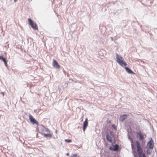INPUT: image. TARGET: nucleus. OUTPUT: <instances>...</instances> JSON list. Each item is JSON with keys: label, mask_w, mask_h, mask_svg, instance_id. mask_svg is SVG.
Returning <instances> with one entry per match:
<instances>
[{"label": "nucleus", "mask_w": 157, "mask_h": 157, "mask_svg": "<svg viewBox=\"0 0 157 157\" xmlns=\"http://www.w3.org/2000/svg\"><path fill=\"white\" fill-rule=\"evenodd\" d=\"M116 55L117 62L122 67H123L124 66H126L127 64L123 57L121 56L118 55L117 53L116 54Z\"/></svg>", "instance_id": "f257e3e1"}, {"label": "nucleus", "mask_w": 157, "mask_h": 157, "mask_svg": "<svg viewBox=\"0 0 157 157\" xmlns=\"http://www.w3.org/2000/svg\"><path fill=\"white\" fill-rule=\"evenodd\" d=\"M136 144L137 152L139 157H142V156H143V154L142 153V150L140 147V144L137 141H136Z\"/></svg>", "instance_id": "f03ea898"}, {"label": "nucleus", "mask_w": 157, "mask_h": 157, "mask_svg": "<svg viewBox=\"0 0 157 157\" xmlns=\"http://www.w3.org/2000/svg\"><path fill=\"white\" fill-rule=\"evenodd\" d=\"M28 21L29 24L30 25L33 29L35 30L38 29V27L36 23L34 22L30 18H28Z\"/></svg>", "instance_id": "7ed1b4c3"}, {"label": "nucleus", "mask_w": 157, "mask_h": 157, "mask_svg": "<svg viewBox=\"0 0 157 157\" xmlns=\"http://www.w3.org/2000/svg\"><path fill=\"white\" fill-rule=\"evenodd\" d=\"M154 142L151 139L150 141H148L147 144L146 146L147 148L149 149H152L154 147Z\"/></svg>", "instance_id": "20e7f679"}, {"label": "nucleus", "mask_w": 157, "mask_h": 157, "mask_svg": "<svg viewBox=\"0 0 157 157\" xmlns=\"http://www.w3.org/2000/svg\"><path fill=\"white\" fill-rule=\"evenodd\" d=\"M29 119L30 122L33 124H36L38 125V122L30 114L29 115Z\"/></svg>", "instance_id": "39448f33"}, {"label": "nucleus", "mask_w": 157, "mask_h": 157, "mask_svg": "<svg viewBox=\"0 0 157 157\" xmlns=\"http://www.w3.org/2000/svg\"><path fill=\"white\" fill-rule=\"evenodd\" d=\"M119 146L117 144L113 145L110 146L109 147V149L112 151H116L118 149Z\"/></svg>", "instance_id": "423d86ee"}, {"label": "nucleus", "mask_w": 157, "mask_h": 157, "mask_svg": "<svg viewBox=\"0 0 157 157\" xmlns=\"http://www.w3.org/2000/svg\"><path fill=\"white\" fill-rule=\"evenodd\" d=\"M52 64L53 67L56 68H59L60 67L59 64L56 61L55 59L53 60Z\"/></svg>", "instance_id": "0eeeda50"}, {"label": "nucleus", "mask_w": 157, "mask_h": 157, "mask_svg": "<svg viewBox=\"0 0 157 157\" xmlns=\"http://www.w3.org/2000/svg\"><path fill=\"white\" fill-rule=\"evenodd\" d=\"M127 115L123 114L119 118V120L121 121H123L127 118Z\"/></svg>", "instance_id": "6e6552de"}, {"label": "nucleus", "mask_w": 157, "mask_h": 157, "mask_svg": "<svg viewBox=\"0 0 157 157\" xmlns=\"http://www.w3.org/2000/svg\"><path fill=\"white\" fill-rule=\"evenodd\" d=\"M87 120V118H86L85 121L84 122L83 125V130L84 131H85V130L88 125Z\"/></svg>", "instance_id": "1a4fd4ad"}, {"label": "nucleus", "mask_w": 157, "mask_h": 157, "mask_svg": "<svg viewBox=\"0 0 157 157\" xmlns=\"http://www.w3.org/2000/svg\"><path fill=\"white\" fill-rule=\"evenodd\" d=\"M0 59L2 60L4 62L5 65L6 66H7V63L6 61V59L3 57L2 56H0Z\"/></svg>", "instance_id": "9d476101"}, {"label": "nucleus", "mask_w": 157, "mask_h": 157, "mask_svg": "<svg viewBox=\"0 0 157 157\" xmlns=\"http://www.w3.org/2000/svg\"><path fill=\"white\" fill-rule=\"evenodd\" d=\"M125 69L126 71L129 74H131L133 73V71L128 67H125Z\"/></svg>", "instance_id": "9b49d317"}, {"label": "nucleus", "mask_w": 157, "mask_h": 157, "mask_svg": "<svg viewBox=\"0 0 157 157\" xmlns=\"http://www.w3.org/2000/svg\"><path fill=\"white\" fill-rule=\"evenodd\" d=\"M106 138L108 141H109L110 142H112V141L111 140V138L109 134H106Z\"/></svg>", "instance_id": "f8f14e48"}, {"label": "nucleus", "mask_w": 157, "mask_h": 157, "mask_svg": "<svg viewBox=\"0 0 157 157\" xmlns=\"http://www.w3.org/2000/svg\"><path fill=\"white\" fill-rule=\"evenodd\" d=\"M137 136L139 138L140 140H142L144 138L143 136L140 133L137 134Z\"/></svg>", "instance_id": "ddd939ff"}, {"label": "nucleus", "mask_w": 157, "mask_h": 157, "mask_svg": "<svg viewBox=\"0 0 157 157\" xmlns=\"http://www.w3.org/2000/svg\"><path fill=\"white\" fill-rule=\"evenodd\" d=\"M44 136L46 137H51L52 136V135L50 134H44Z\"/></svg>", "instance_id": "4468645a"}, {"label": "nucleus", "mask_w": 157, "mask_h": 157, "mask_svg": "<svg viewBox=\"0 0 157 157\" xmlns=\"http://www.w3.org/2000/svg\"><path fill=\"white\" fill-rule=\"evenodd\" d=\"M128 138H129L130 140H131V143L132 147V148H133V141L132 140L131 138V137H128Z\"/></svg>", "instance_id": "2eb2a0df"}, {"label": "nucleus", "mask_w": 157, "mask_h": 157, "mask_svg": "<svg viewBox=\"0 0 157 157\" xmlns=\"http://www.w3.org/2000/svg\"><path fill=\"white\" fill-rule=\"evenodd\" d=\"M112 126L115 130H117V128L115 124H112Z\"/></svg>", "instance_id": "dca6fc26"}, {"label": "nucleus", "mask_w": 157, "mask_h": 157, "mask_svg": "<svg viewBox=\"0 0 157 157\" xmlns=\"http://www.w3.org/2000/svg\"><path fill=\"white\" fill-rule=\"evenodd\" d=\"M65 141L67 142L70 143L71 142V140L65 139Z\"/></svg>", "instance_id": "f3484780"}, {"label": "nucleus", "mask_w": 157, "mask_h": 157, "mask_svg": "<svg viewBox=\"0 0 157 157\" xmlns=\"http://www.w3.org/2000/svg\"><path fill=\"white\" fill-rule=\"evenodd\" d=\"M72 157H78L77 156V155L76 154H73V156Z\"/></svg>", "instance_id": "a211bd4d"}, {"label": "nucleus", "mask_w": 157, "mask_h": 157, "mask_svg": "<svg viewBox=\"0 0 157 157\" xmlns=\"http://www.w3.org/2000/svg\"><path fill=\"white\" fill-rule=\"evenodd\" d=\"M147 153L148 154H150V151L149 149H148L147 151Z\"/></svg>", "instance_id": "6ab92c4d"}, {"label": "nucleus", "mask_w": 157, "mask_h": 157, "mask_svg": "<svg viewBox=\"0 0 157 157\" xmlns=\"http://www.w3.org/2000/svg\"><path fill=\"white\" fill-rule=\"evenodd\" d=\"M45 131L47 132H49V130L48 128H46Z\"/></svg>", "instance_id": "aec40b11"}, {"label": "nucleus", "mask_w": 157, "mask_h": 157, "mask_svg": "<svg viewBox=\"0 0 157 157\" xmlns=\"http://www.w3.org/2000/svg\"><path fill=\"white\" fill-rule=\"evenodd\" d=\"M142 157H146L145 154L143 153V156H142Z\"/></svg>", "instance_id": "412c9836"}, {"label": "nucleus", "mask_w": 157, "mask_h": 157, "mask_svg": "<svg viewBox=\"0 0 157 157\" xmlns=\"http://www.w3.org/2000/svg\"><path fill=\"white\" fill-rule=\"evenodd\" d=\"M36 110H36V109H35V110H34V112L35 113H36Z\"/></svg>", "instance_id": "4be33fe9"}, {"label": "nucleus", "mask_w": 157, "mask_h": 157, "mask_svg": "<svg viewBox=\"0 0 157 157\" xmlns=\"http://www.w3.org/2000/svg\"><path fill=\"white\" fill-rule=\"evenodd\" d=\"M67 155L68 156L69 155V154L68 153H67Z\"/></svg>", "instance_id": "5701e85b"}, {"label": "nucleus", "mask_w": 157, "mask_h": 157, "mask_svg": "<svg viewBox=\"0 0 157 157\" xmlns=\"http://www.w3.org/2000/svg\"><path fill=\"white\" fill-rule=\"evenodd\" d=\"M17 0H14V2H16Z\"/></svg>", "instance_id": "b1692460"}]
</instances>
